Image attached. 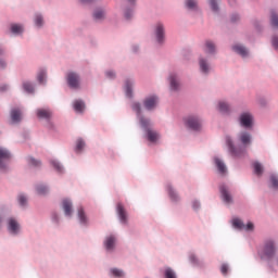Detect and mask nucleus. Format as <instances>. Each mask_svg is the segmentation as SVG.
I'll return each instance as SVG.
<instances>
[{
	"label": "nucleus",
	"instance_id": "nucleus-24",
	"mask_svg": "<svg viewBox=\"0 0 278 278\" xmlns=\"http://www.w3.org/2000/svg\"><path fill=\"white\" fill-rule=\"evenodd\" d=\"M169 84L172 90H179V83L177 81V75L170 74L169 75Z\"/></svg>",
	"mask_w": 278,
	"mask_h": 278
},
{
	"label": "nucleus",
	"instance_id": "nucleus-33",
	"mask_svg": "<svg viewBox=\"0 0 278 278\" xmlns=\"http://www.w3.org/2000/svg\"><path fill=\"white\" fill-rule=\"evenodd\" d=\"M84 147H86V142H84L83 139H78L76 141V148H75L76 153H81V151H84Z\"/></svg>",
	"mask_w": 278,
	"mask_h": 278
},
{
	"label": "nucleus",
	"instance_id": "nucleus-1",
	"mask_svg": "<svg viewBox=\"0 0 278 278\" xmlns=\"http://www.w3.org/2000/svg\"><path fill=\"white\" fill-rule=\"evenodd\" d=\"M251 134L243 131L239 135V142H241L242 147L236 148L233 146V140H231V137H226V144L228 147L229 153L232 155V157H247L249 155V151H247V147L251 144Z\"/></svg>",
	"mask_w": 278,
	"mask_h": 278
},
{
	"label": "nucleus",
	"instance_id": "nucleus-46",
	"mask_svg": "<svg viewBox=\"0 0 278 278\" xmlns=\"http://www.w3.org/2000/svg\"><path fill=\"white\" fill-rule=\"evenodd\" d=\"M271 45H273L274 49H275L276 51H278V37H277V36H274V37L271 38Z\"/></svg>",
	"mask_w": 278,
	"mask_h": 278
},
{
	"label": "nucleus",
	"instance_id": "nucleus-51",
	"mask_svg": "<svg viewBox=\"0 0 278 278\" xmlns=\"http://www.w3.org/2000/svg\"><path fill=\"white\" fill-rule=\"evenodd\" d=\"M106 77L109 79H114V77H116V74L114 72H112V71H109V72H106Z\"/></svg>",
	"mask_w": 278,
	"mask_h": 278
},
{
	"label": "nucleus",
	"instance_id": "nucleus-45",
	"mask_svg": "<svg viewBox=\"0 0 278 278\" xmlns=\"http://www.w3.org/2000/svg\"><path fill=\"white\" fill-rule=\"evenodd\" d=\"M28 164L30 166H35V168H37L38 166H40V161H36V159H34V157H28Z\"/></svg>",
	"mask_w": 278,
	"mask_h": 278
},
{
	"label": "nucleus",
	"instance_id": "nucleus-61",
	"mask_svg": "<svg viewBox=\"0 0 278 278\" xmlns=\"http://www.w3.org/2000/svg\"><path fill=\"white\" fill-rule=\"evenodd\" d=\"M1 53H3V49L0 48V55H1Z\"/></svg>",
	"mask_w": 278,
	"mask_h": 278
},
{
	"label": "nucleus",
	"instance_id": "nucleus-18",
	"mask_svg": "<svg viewBox=\"0 0 278 278\" xmlns=\"http://www.w3.org/2000/svg\"><path fill=\"white\" fill-rule=\"evenodd\" d=\"M204 53H207L208 55H214L216 53V46L212 41H206L204 43Z\"/></svg>",
	"mask_w": 278,
	"mask_h": 278
},
{
	"label": "nucleus",
	"instance_id": "nucleus-37",
	"mask_svg": "<svg viewBox=\"0 0 278 278\" xmlns=\"http://www.w3.org/2000/svg\"><path fill=\"white\" fill-rule=\"evenodd\" d=\"M164 277L165 278H177V275H175V271L170 267H167V268H165Z\"/></svg>",
	"mask_w": 278,
	"mask_h": 278
},
{
	"label": "nucleus",
	"instance_id": "nucleus-4",
	"mask_svg": "<svg viewBox=\"0 0 278 278\" xmlns=\"http://www.w3.org/2000/svg\"><path fill=\"white\" fill-rule=\"evenodd\" d=\"M239 123L244 129H251L253 127V114L250 112H243L239 116Z\"/></svg>",
	"mask_w": 278,
	"mask_h": 278
},
{
	"label": "nucleus",
	"instance_id": "nucleus-32",
	"mask_svg": "<svg viewBox=\"0 0 278 278\" xmlns=\"http://www.w3.org/2000/svg\"><path fill=\"white\" fill-rule=\"evenodd\" d=\"M232 226L235 227V229H244V223H242L240 218H233Z\"/></svg>",
	"mask_w": 278,
	"mask_h": 278
},
{
	"label": "nucleus",
	"instance_id": "nucleus-20",
	"mask_svg": "<svg viewBox=\"0 0 278 278\" xmlns=\"http://www.w3.org/2000/svg\"><path fill=\"white\" fill-rule=\"evenodd\" d=\"M185 5L187 10H191L193 12H197V10H199V4L197 0H186Z\"/></svg>",
	"mask_w": 278,
	"mask_h": 278
},
{
	"label": "nucleus",
	"instance_id": "nucleus-31",
	"mask_svg": "<svg viewBox=\"0 0 278 278\" xmlns=\"http://www.w3.org/2000/svg\"><path fill=\"white\" fill-rule=\"evenodd\" d=\"M23 88H24L25 92H27L28 94H33V92H34V85H31V83L24 81L23 83Z\"/></svg>",
	"mask_w": 278,
	"mask_h": 278
},
{
	"label": "nucleus",
	"instance_id": "nucleus-35",
	"mask_svg": "<svg viewBox=\"0 0 278 278\" xmlns=\"http://www.w3.org/2000/svg\"><path fill=\"white\" fill-rule=\"evenodd\" d=\"M50 164L55 168V170H58V173H63L64 167H62L60 162L52 160V161H50Z\"/></svg>",
	"mask_w": 278,
	"mask_h": 278
},
{
	"label": "nucleus",
	"instance_id": "nucleus-52",
	"mask_svg": "<svg viewBox=\"0 0 278 278\" xmlns=\"http://www.w3.org/2000/svg\"><path fill=\"white\" fill-rule=\"evenodd\" d=\"M199 207H201V203L199 201H193L192 202V208L193 210H199Z\"/></svg>",
	"mask_w": 278,
	"mask_h": 278
},
{
	"label": "nucleus",
	"instance_id": "nucleus-5",
	"mask_svg": "<svg viewBox=\"0 0 278 278\" xmlns=\"http://www.w3.org/2000/svg\"><path fill=\"white\" fill-rule=\"evenodd\" d=\"M185 123L192 131H201V119L197 116H189L185 119Z\"/></svg>",
	"mask_w": 278,
	"mask_h": 278
},
{
	"label": "nucleus",
	"instance_id": "nucleus-58",
	"mask_svg": "<svg viewBox=\"0 0 278 278\" xmlns=\"http://www.w3.org/2000/svg\"><path fill=\"white\" fill-rule=\"evenodd\" d=\"M235 2L236 0H228V3H230V5H233Z\"/></svg>",
	"mask_w": 278,
	"mask_h": 278
},
{
	"label": "nucleus",
	"instance_id": "nucleus-12",
	"mask_svg": "<svg viewBox=\"0 0 278 278\" xmlns=\"http://www.w3.org/2000/svg\"><path fill=\"white\" fill-rule=\"evenodd\" d=\"M199 66H200L201 73H203L204 75H207V73H210V71L212 70V67L210 66V63L207 62V59L203 56H200L199 59Z\"/></svg>",
	"mask_w": 278,
	"mask_h": 278
},
{
	"label": "nucleus",
	"instance_id": "nucleus-8",
	"mask_svg": "<svg viewBox=\"0 0 278 278\" xmlns=\"http://www.w3.org/2000/svg\"><path fill=\"white\" fill-rule=\"evenodd\" d=\"M157 103H159V99L156 96H150L146 98L143 101V105L146 110H148L149 112H151V110H155V108H157Z\"/></svg>",
	"mask_w": 278,
	"mask_h": 278
},
{
	"label": "nucleus",
	"instance_id": "nucleus-42",
	"mask_svg": "<svg viewBox=\"0 0 278 278\" xmlns=\"http://www.w3.org/2000/svg\"><path fill=\"white\" fill-rule=\"evenodd\" d=\"M18 203L22 207H25V205H27V197H25V194H20Z\"/></svg>",
	"mask_w": 278,
	"mask_h": 278
},
{
	"label": "nucleus",
	"instance_id": "nucleus-57",
	"mask_svg": "<svg viewBox=\"0 0 278 278\" xmlns=\"http://www.w3.org/2000/svg\"><path fill=\"white\" fill-rule=\"evenodd\" d=\"M81 1V3H90V2H92V0H80Z\"/></svg>",
	"mask_w": 278,
	"mask_h": 278
},
{
	"label": "nucleus",
	"instance_id": "nucleus-15",
	"mask_svg": "<svg viewBox=\"0 0 278 278\" xmlns=\"http://www.w3.org/2000/svg\"><path fill=\"white\" fill-rule=\"evenodd\" d=\"M232 50L235 53H238V55H241V58H249V50H247L242 45L233 46Z\"/></svg>",
	"mask_w": 278,
	"mask_h": 278
},
{
	"label": "nucleus",
	"instance_id": "nucleus-50",
	"mask_svg": "<svg viewBox=\"0 0 278 278\" xmlns=\"http://www.w3.org/2000/svg\"><path fill=\"white\" fill-rule=\"evenodd\" d=\"M190 262L192 264H199V258H197V256L194 254H191L190 255Z\"/></svg>",
	"mask_w": 278,
	"mask_h": 278
},
{
	"label": "nucleus",
	"instance_id": "nucleus-2",
	"mask_svg": "<svg viewBox=\"0 0 278 278\" xmlns=\"http://www.w3.org/2000/svg\"><path fill=\"white\" fill-rule=\"evenodd\" d=\"M277 255V243L273 239H268L264 242L262 250L263 260H273Z\"/></svg>",
	"mask_w": 278,
	"mask_h": 278
},
{
	"label": "nucleus",
	"instance_id": "nucleus-40",
	"mask_svg": "<svg viewBox=\"0 0 278 278\" xmlns=\"http://www.w3.org/2000/svg\"><path fill=\"white\" fill-rule=\"evenodd\" d=\"M111 275L113 277H125V273H123V270H121L118 268L111 269Z\"/></svg>",
	"mask_w": 278,
	"mask_h": 278
},
{
	"label": "nucleus",
	"instance_id": "nucleus-21",
	"mask_svg": "<svg viewBox=\"0 0 278 278\" xmlns=\"http://www.w3.org/2000/svg\"><path fill=\"white\" fill-rule=\"evenodd\" d=\"M74 110L75 112H78L79 114H81V112L86 110V103H84V101L81 100L74 101Z\"/></svg>",
	"mask_w": 278,
	"mask_h": 278
},
{
	"label": "nucleus",
	"instance_id": "nucleus-17",
	"mask_svg": "<svg viewBox=\"0 0 278 278\" xmlns=\"http://www.w3.org/2000/svg\"><path fill=\"white\" fill-rule=\"evenodd\" d=\"M114 244H116V238L114 236L108 237L104 241L106 251H114Z\"/></svg>",
	"mask_w": 278,
	"mask_h": 278
},
{
	"label": "nucleus",
	"instance_id": "nucleus-25",
	"mask_svg": "<svg viewBox=\"0 0 278 278\" xmlns=\"http://www.w3.org/2000/svg\"><path fill=\"white\" fill-rule=\"evenodd\" d=\"M78 218H79L80 225H88V217L84 212V207L78 208Z\"/></svg>",
	"mask_w": 278,
	"mask_h": 278
},
{
	"label": "nucleus",
	"instance_id": "nucleus-38",
	"mask_svg": "<svg viewBox=\"0 0 278 278\" xmlns=\"http://www.w3.org/2000/svg\"><path fill=\"white\" fill-rule=\"evenodd\" d=\"M105 16V13L102 10H97L93 13V18L96 21H101Z\"/></svg>",
	"mask_w": 278,
	"mask_h": 278
},
{
	"label": "nucleus",
	"instance_id": "nucleus-28",
	"mask_svg": "<svg viewBox=\"0 0 278 278\" xmlns=\"http://www.w3.org/2000/svg\"><path fill=\"white\" fill-rule=\"evenodd\" d=\"M167 192H168V195H169L172 201H174V202L179 201V195L177 194V192H175L173 187L168 186L167 187Z\"/></svg>",
	"mask_w": 278,
	"mask_h": 278
},
{
	"label": "nucleus",
	"instance_id": "nucleus-53",
	"mask_svg": "<svg viewBox=\"0 0 278 278\" xmlns=\"http://www.w3.org/2000/svg\"><path fill=\"white\" fill-rule=\"evenodd\" d=\"M7 89H8V85L0 86V92H5Z\"/></svg>",
	"mask_w": 278,
	"mask_h": 278
},
{
	"label": "nucleus",
	"instance_id": "nucleus-59",
	"mask_svg": "<svg viewBox=\"0 0 278 278\" xmlns=\"http://www.w3.org/2000/svg\"><path fill=\"white\" fill-rule=\"evenodd\" d=\"M132 49H134V52L136 53V52H138V47H132Z\"/></svg>",
	"mask_w": 278,
	"mask_h": 278
},
{
	"label": "nucleus",
	"instance_id": "nucleus-60",
	"mask_svg": "<svg viewBox=\"0 0 278 278\" xmlns=\"http://www.w3.org/2000/svg\"><path fill=\"white\" fill-rule=\"evenodd\" d=\"M128 1H129V3L134 4V2H135L136 0H128Z\"/></svg>",
	"mask_w": 278,
	"mask_h": 278
},
{
	"label": "nucleus",
	"instance_id": "nucleus-41",
	"mask_svg": "<svg viewBox=\"0 0 278 278\" xmlns=\"http://www.w3.org/2000/svg\"><path fill=\"white\" fill-rule=\"evenodd\" d=\"M35 25H36L37 27H42V25H43L42 15L37 14V15L35 16Z\"/></svg>",
	"mask_w": 278,
	"mask_h": 278
},
{
	"label": "nucleus",
	"instance_id": "nucleus-6",
	"mask_svg": "<svg viewBox=\"0 0 278 278\" xmlns=\"http://www.w3.org/2000/svg\"><path fill=\"white\" fill-rule=\"evenodd\" d=\"M12 154L7 149L0 148V169L5 170L8 168V162H10Z\"/></svg>",
	"mask_w": 278,
	"mask_h": 278
},
{
	"label": "nucleus",
	"instance_id": "nucleus-54",
	"mask_svg": "<svg viewBox=\"0 0 278 278\" xmlns=\"http://www.w3.org/2000/svg\"><path fill=\"white\" fill-rule=\"evenodd\" d=\"M240 18V16H238V15H232L231 16V22L232 23H236V21H238Z\"/></svg>",
	"mask_w": 278,
	"mask_h": 278
},
{
	"label": "nucleus",
	"instance_id": "nucleus-13",
	"mask_svg": "<svg viewBox=\"0 0 278 278\" xmlns=\"http://www.w3.org/2000/svg\"><path fill=\"white\" fill-rule=\"evenodd\" d=\"M62 207L65 216H68V217L73 216V202H71V200L64 199L62 201Z\"/></svg>",
	"mask_w": 278,
	"mask_h": 278
},
{
	"label": "nucleus",
	"instance_id": "nucleus-7",
	"mask_svg": "<svg viewBox=\"0 0 278 278\" xmlns=\"http://www.w3.org/2000/svg\"><path fill=\"white\" fill-rule=\"evenodd\" d=\"M219 192H220V197H222V200L224 201V203H226L227 205H230V203H233V198L231 197V193L229 192V187H227L226 185H220Z\"/></svg>",
	"mask_w": 278,
	"mask_h": 278
},
{
	"label": "nucleus",
	"instance_id": "nucleus-26",
	"mask_svg": "<svg viewBox=\"0 0 278 278\" xmlns=\"http://www.w3.org/2000/svg\"><path fill=\"white\" fill-rule=\"evenodd\" d=\"M37 81L39 84H47V71L40 70L37 74Z\"/></svg>",
	"mask_w": 278,
	"mask_h": 278
},
{
	"label": "nucleus",
	"instance_id": "nucleus-30",
	"mask_svg": "<svg viewBox=\"0 0 278 278\" xmlns=\"http://www.w3.org/2000/svg\"><path fill=\"white\" fill-rule=\"evenodd\" d=\"M131 86H134V84L131 83V80H126L125 83V89H126V96L131 99V97H134V93L131 91Z\"/></svg>",
	"mask_w": 278,
	"mask_h": 278
},
{
	"label": "nucleus",
	"instance_id": "nucleus-43",
	"mask_svg": "<svg viewBox=\"0 0 278 278\" xmlns=\"http://www.w3.org/2000/svg\"><path fill=\"white\" fill-rule=\"evenodd\" d=\"M208 3L213 12H218L219 9L216 0H208Z\"/></svg>",
	"mask_w": 278,
	"mask_h": 278
},
{
	"label": "nucleus",
	"instance_id": "nucleus-11",
	"mask_svg": "<svg viewBox=\"0 0 278 278\" xmlns=\"http://www.w3.org/2000/svg\"><path fill=\"white\" fill-rule=\"evenodd\" d=\"M67 84L71 88L77 90V88H79V75H77L76 73H68Z\"/></svg>",
	"mask_w": 278,
	"mask_h": 278
},
{
	"label": "nucleus",
	"instance_id": "nucleus-16",
	"mask_svg": "<svg viewBox=\"0 0 278 278\" xmlns=\"http://www.w3.org/2000/svg\"><path fill=\"white\" fill-rule=\"evenodd\" d=\"M37 116L39 118H45L46 121H49L51 116H53V113L49 109H38Z\"/></svg>",
	"mask_w": 278,
	"mask_h": 278
},
{
	"label": "nucleus",
	"instance_id": "nucleus-56",
	"mask_svg": "<svg viewBox=\"0 0 278 278\" xmlns=\"http://www.w3.org/2000/svg\"><path fill=\"white\" fill-rule=\"evenodd\" d=\"M52 219L55 220V223H58V214H52Z\"/></svg>",
	"mask_w": 278,
	"mask_h": 278
},
{
	"label": "nucleus",
	"instance_id": "nucleus-44",
	"mask_svg": "<svg viewBox=\"0 0 278 278\" xmlns=\"http://www.w3.org/2000/svg\"><path fill=\"white\" fill-rule=\"evenodd\" d=\"M131 108H132L134 112H136L137 116H140V112H141L140 103L135 102V103H132Z\"/></svg>",
	"mask_w": 278,
	"mask_h": 278
},
{
	"label": "nucleus",
	"instance_id": "nucleus-49",
	"mask_svg": "<svg viewBox=\"0 0 278 278\" xmlns=\"http://www.w3.org/2000/svg\"><path fill=\"white\" fill-rule=\"evenodd\" d=\"M132 14H134V11H132V10H126V11H125V18H126L127 21H129V18H131Z\"/></svg>",
	"mask_w": 278,
	"mask_h": 278
},
{
	"label": "nucleus",
	"instance_id": "nucleus-19",
	"mask_svg": "<svg viewBox=\"0 0 278 278\" xmlns=\"http://www.w3.org/2000/svg\"><path fill=\"white\" fill-rule=\"evenodd\" d=\"M215 165L217 166V170L220 175H225L227 173V166L223 161H220V159L215 157Z\"/></svg>",
	"mask_w": 278,
	"mask_h": 278
},
{
	"label": "nucleus",
	"instance_id": "nucleus-27",
	"mask_svg": "<svg viewBox=\"0 0 278 278\" xmlns=\"http://www.w3.org/2000/svg\"><path fill=\"white\" fill-rule=\"evenodd\" d=\"M253 168L255 175H257L258 177L262 176V174L264 173V166H262L260 162H254Z\"/></svg>",
	"mask_w": 278,
	"mask_h": 278
},
{
	"label": "nucleus",
	"instance_id": "nucleus-39",
	"mask_svg": "<svg viewBox=\"0 0 278 278\" xmlns=\"http://www.w3.org/2000/svg\"><path fill=\"white\" fill-rule=\"evenodd\" d=\"M269 179L274 190H278V177L275 175H270Z\"/></svg>",
	"mask_w": 278,
	"mask_h": 278
},
{
	"label": "nucleus",
	"instance_id": "nucleus-9",
	"mask_svg": "<svg viewBox=\"0 0 278 278\" xmlns=\"http://www.w3.org/2000/svg\"><path fill=\"white\" fill-rule=\"evenodd\" d=\"M116 212L119 218V223H122V225H127V211H125L123 203H117Z\"/></svg>",
	"mask_w": 278,
	"mask_h": 278
},
{
	"label": "nucleus",
	"instance_id": "nucleus-34",
	"mask_svg": "<svg viewBox=\"0 0 278 278\" xmlns=\"http://www.w3.org/2000/svg\"><path fill=\"white\" fill-rule=\"evenodd\" d=\"M11 31L12 34H23V26L18 24H12Z\"/></svg>",
	"mask_w": 278,
	"mask_h": 278
},
{
	"label": "nucleus",
	"instance_id": "nucleus-47",
	"mask_svg": "<svg viewBox=\"0 0 278 278\" xmlns=\"http://www.w3.org/2000/svg\"><path fill=\"white\" fill-rule=\"evenodd\" d=\"M222 275H227L229 271V266L227 264H223L220 267Z\"/></svg>",
	"mask_w": 278,
	"mask_h": 278
},
{
	"label": "nucleus",
	"instance_id": "nucleus-22",
	"mask_svg": "<svg viewBox=\"0 0 278 278\" xmlns=\"http://www.w3.org/2000/svg\"><path fill=\"white\" fill-rule=\"evenodd\" d=\"M218 111L222 114H229V112H230L229 104L227 102H225V101H219L218 102Z\"/></svg>",
	"mask_w": 278,
	"mask_h": 278
},
{
	"label": "nucleus",
	"instance_id": "nucleus-14",
	"mask_svg": "<svg viewBox=\"0 0 278 278\" xmlns=\"http://www.w3.org/2000/svg\"><path fill=\"white\" fill-rule=\"evenodd\" d=\"M9 231L10 233H13V236H16L18 231H21V225H18V222L14 218L9 219Z\"/></svg>",
	"mask_w": 278,
	"mask_h": 278
},
{
	"label": "nucleus",
	"instance_id": "nucleus-23",
	"mask_svg": "<svg viewBox=\"0 0 278 278\" xmlns=\"http://www.w3.org/2000/svg\"><path fill=\"white\" fill-rule=\"evenodd\" d=\"M21 116H22L21 110L13 109L11 111V119H12L13 123H21Z\"/></svg>",
	"mask_w": 278,
	"mask_h": 278
},
{
	"label": "nucleus",
	"instance_id": "nucleus-29",
	"mask_svg": "<svg viewBox=\"0 0 278 278\" xmlns=\"http://www.w3.org/2000/svg\"><path fill=\"white\" fill-rule=\"evenodd\" d=\"M270 24H271V27H275L276 29H278V14L275 11H271L270 13Z\"/></svg>",
	"mask_w": 278,
	"mask_h": 278
},
{
	"label": "nucleus",
	"instance_id": "nucleus-36",
	"mask_svg": "<svg viewBox=\"0 0 278 278\" xmlns=\"http://www.w3.org/2000/svg\"><path fill=\"white\" fill-rule=\"evenodd\" d=\"M37 194H47L49 192V188L45 185H39L36 187Z\"/></svg>",
	"mask_w": 278,
	"mask_h": 278
},
{
	"label": "nucleus",
	"instance_id": "nucleus-10",
	"mask_svg": "<svg viewBox=\"0 0 278 278\" xmlns=\"http://www.w3.org/2000/svg\"><path fill=\"white\" fill-rule=\"evenodd\" d=\"M154 34L159 45H162V42H164V34H165L164 24L157 23L154 29Z\"/></svg>",
	"mask_w": 278,
	"mask_h": 278
},
{
	"label": "nucleus",
	"instance_id": "nucleus-48",
	"mask_svg": "<svg viewBox=\"0 0 278 278\" xmlns=\"http://www.w3.org/2000/svg\"><path fill=\"white\" fill-rule=\"evenodd\" d=\"M243 229H244L245 231H253V229H254L253 223L249 222V223L247 224V226H244Z\"/></svg>",
	"mask_w": 278,
	"mask_h": 278
},
{
	"label": "nucleus",
	"instance_id": "nucleus-3",
	"mask_svg": "<svg viewBox=\"0 0 278 278\" xmlns=\"http://www.w3.org/2000/svg\"><path fill=\"white\" fill-rule=\"evenodd\" d=\"M140 125L146 129L147 131V138L149 142H157L160 140V134L157 131L149 129V125H151V122L144 117H139Z\"/></svg>",
	"mask_w": 278,
	"mask_h": 278
},
{
	"label": "nucleus",
	"instance_id": "nucleus-55",
	"mask_svg": "<svg viewBox=\"0 0 278 278\" xmlns=\"http://www.w3.org/2000/svg\"><path fill=\"white\" fill-rule=\"evenodd\" d=\"M7 64L5 61L0 60V68H5Z\"/></svg>",
	"mask_w": 278,
	"mask_h": 278
}]
</instances>
